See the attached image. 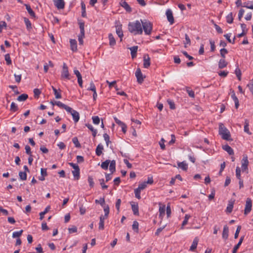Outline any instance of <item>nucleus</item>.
<instances>
[{
  "mask_svg": "<svg viewBox=\"0 0 253 253\" xmlns=\"http://www.w3.org/2000/svg\"><path fill=\"white\" fill-rule=\"evenodd\" d=\"M128 29L129 32L134 35H141L143 32L141 23L138 20L134 22H129L128 25Z\"/></svg>",
  "mask_w": 253,
  "mask_h": 253,
  "instance_id": "1",
  "label": "nucleus"
},
{
  "mask_svg": "<svg viewBox=\"0 0 253 253\" xmlns=\"http://www.w3.org/2000/svg\"><path fill=\"white\" fill-rule=\"evenodd\" d=\"M219 134L221 136L223 139L231 141L232 139L231 138V135L230 131L228 129L225 127L222 123L219 124Z\"/></svg>",
  "mask_w": 253,
  "mask_h": 253,
  "instance_id": "2",
  "label": "nucleus"
},
{
  "mask_svg": "<svg viewBox=\"0 0 253 253\" xmlns=\"http://www.w3.org/2000/svg\"><path fill=\"white\" fill-rule=\"evenodd\" d=\"M141 22L145 34L149 35L152 30V24L147 20H141Z\"/></svg>",
  "mask_w": 253,
  "mask_h": 253,
  "instance_id": "3",
  "label": "nucleus"
},
{
  "mask_svg": "<svg viewBox=\"0 0 253 253\" xmlns=\"http://www.w3.org/2000/svg\"><path fill=\"white\" fill-rule=\"evenodd\" d=\"M80 29V34L78 36V40L79 44L83 45L84 43L83 38L84 37V23L80 22L79 23Z\"/></svg>",
  "mask_w": 253,
  "mask_h": 253,
  "instance_id": "4",
  "label": "nucleus"
},
{
  "mask_svg": "<svg viewBox=\"0 0 253 253\" xmlns=\"http://www.w3.org/2000/svg\"><path fill=\"white\" fill-rule=\"evenodd\" d=\"M252 201L250 198H247L246 202V205L244 210V214L247 215L252 210Z\"/></svg>",
  "mask_w": 253,
  "mask_h": 253,
  "instance_id": "5",
  "label": "nucleus"
},
{
  "mask_svg": "<svg viewBox=\"0 0 253 253\" xmlns=\"http://www.w3.org/2000/svg\"><path fill=\"white\" fill-rule=\"evenodd\" d=\"M122 25L120 22L116 23V33L118 37L120 38V41H122V38L124 36L123 32L122 29Z\"/></svg>",
  "mask_w": 253,
  "mask_h": 253,
  "instance_id": "6",
  "label": "nucleus"
},
{
  "mask_svg": "<svg viewBox=\"0 0 253 253\" xmlns=\"http://www.w3.org/2000/svg\"><path fill=\"white\" fill-rule=\"evenodd\" d=\"M135 76L137 78V81L139 84H141L144 81V77L141 73V69L138 68L135 72Z\"/></svg>",
  "mask_w": 253,
  "mask_h": 253,
  "instance_id": "7",
  "label": "nucleus"
},
{
  "mask_svg": "<svg viewBox=\"0 0 253 253\" xmlns=\"http://www.w3.org/2000/svg\"><path fill=\"white\" fill-rule=\"evenodd\" d=\"M61 78L69 80V73L68 67L65 63L63 64V70L61 73Z\"/></svg>",
  "mask_w": 253,
  "mask_h": 253,
  "instance_id": "8",
  "label": "nucleus"
},
{
  "mask_svg": "<svg viewBox=\"0 0 253 253\" xmlns=\"http://www.w3.org/2000/svg\"><path fill=\"white\" fill-rule=\"evenodd\" d=\"M242 169L243 171H246L248 170V166L249 165V161L248 160V156L244 155L242 160Z\"/></svg>",
  "mask_w": 253,
  "mask_h": 253,
  "instance_id": "9",
  "label": "nucleus"
},
{
  "mask_svg": "<svg viewBox=\"0 0 253 253\" xmlns=\"http://www.w3.org/2000/svg\"><path fill=\"white\" fill-rule=\"evenodd\" d=\"M54 5L58 9H63L65 7V1L64 0H53Z\"/></svg>",
  "mask_w": 253,
  "mask_h": 253,
  "instance_id": "10",
  "label": "nucleus"
},
{
  "mask_svg": "<svg viewBox=\"0 0 253 253\" xmlns=\"http://www.w3.org/2000/svg\"><path fill=\"white\" fill-rule=\"evenodd\" d=\"M51 103H52L53 105H56L58 107L64 109L67 112H70L71 110V107L68 106L67 105H65V104L62 103L60 101H56L55 102V103L51 102Z\"/></svg>",
  "mask_w": 253,
  "mask_h": 253,
  "instance_id": "11",
  "label": "nucleus"
},
{
  "mask_svg": "<svg viewBox=\"0 0 253 253\" xmlns=\"http://www.w3.org/2000/svg\"><path fill=\"white\" fill-rule=\"evenodd\" d=\"M159 217L162 219L163 218L166 211V206L165 205L162 204V203H159Z\"/></svg>",
  "mask_w": 253,
  "mask_h": 253,
  "instance_id": "12",
  "label": "nucleus"
},
{
  "mask_svg": "<svg viewBox=\"0 0 253 253\" xmlns=\"http://www.w3.org/2000/svg\"><path fill=\"white\" fill-rule=\"evenodd\" d=\"M69 113H71L73 119L75 123H77L79 121L80 119V115L79 113L76 111V110H73L71 108V110Z\"/></svg>",
  "mask_w": 253,
  "mask_h": 253,
  "instance_id": "13",
  "label": "nucleus"
},
{
  "mask_svg": "<svg viewBox=\"0 0 253 253\" xmlns=\"http://www.w3.org/2000/svg\"><path fill=\"white\" fill-rule=\"evenodd\" d=\"M166 15L168 21L170 23V24H172L174 23V18L172 11L169 9H168L166 11Z\"/></svg>",
  "mask_w": 253,
  "mask_h": 253,
  "instance_id": "14",
  "label": "nucleus"
},
{
  "mask_svg": "<svg viewBox=\"0 0 253 253\" xmlns=\"http://www.w3.org/2000/svg\"><path fill=\"white\" fill-rule=\"evenodd\" d=\"M150 65V58L148 54H144L143 57V66L148 68Z\"/></svg>",
  "mask_w": 253,
  "mask_h": 253,
  "instance_id": "15",
  "label": "nucleus"
},
{
  "mask_svg": "<svg viewBox=\"0 0 253 253\" xmlns=\"http://www.w3.org/2000/svg\"><path fill=\"white\" fill-rule=\"evenodd\" d=\"M120 4L121 6L124 8L127 12H131V8L125 0H122L120 2Z\"/></svg>",
  "mask_w": 253,
  "mask_h": 253,
  "instance_id": "16",
  "label": "nucleus"
},
{
  "mask_svg": "<svg viewBox=\"0 0 253 253\" xmlns=\"http://www.w3.org/2000/svg\"><path fill=\"white\" fill-rule=\"evenodd\" d=\"M198 242H199V238L197 237H195L192 242V244L189 250L190 251L193 252L196 250V249L197 248V247Z\"/></svg>",
  "mask_w": 253,
  "mask_h": 253,
  "instance_id": "17",
  "label": "nucleus"
},
{
  "mask_svg": "<svg viewBox=\"0 0 253 253\" xmlns=\"http://www.w3.org/2000/svg\"><path fill=\"white\" fill-rule=\"evenodd\" d=\"M229 229L227 225H225L223 227L222 237L224 240H227L228 237Z\"/></svg>",
  "mask_w": 253,
  "mask_h": 253,
  "instance_id": "18",
  "label": "nucleus"
},
{
  "mask_svg": "<svg viewBox=\"0 0 253 253\" xmlns=\"http://www.w3.org/2000/svg\"><path fill=\"white\" fill-rule=\"evenodd\" d=\"M235 202V200H230L228 202V204L226 208V212L228 213H231L233 210L234 204Z\"/></svg>",
  "mask_w": 253,
  "mask_h": 253,
  "instance_id": "19",
  "label": "nucleus"
},
{
  "mask_svg": "<svg viewBox=\"0 0 253 253\" xmlns=\"http://www.w3.org/2000/svg\"><path fill=\"white\" fill-rule=\"evenodd\" d=\"M71 49L73 51L77 50V43L76 40L71 39L70 41Z\"/></svg>",
  "mask_w": 253,
  "mask_h": 253,
  "instance_id": "20",
  "label": "nucleus"
},
{
  "mask_svg": "<svg viewBox=\"0 0 253 253\" xmlns=\"http://www.w3.org/2000/svg\"><path fill=\"white\" fill-rule=\"evenodd\" d=\"M222 148L224 150L226 151L229 155H234V151L233 149L228 145H225L222 146Z\"/></svg>",
  "mask_w": 253,
  "mask_h": 253,
  "instance_id": "21",
  "label": "nucleus"
},
{
  "mask_svg": "<svg viewBox=\"0 0 253 253\" xmlns=\"http://www.w3.org/2000/svg\"><path fill=\"white\" fill-rule=\"evenodd\" d=\"M106 218L101 215L99 217V223L98 228L99 230H103L104 228V220Z\"/></svg>",
  "mask_w": 253,
  "mask_h": 253,
  "instance_id": "22",
  "label": "nucleus"
},
{
  "mask_svg": "<svg viewBox=\"0 0 253 253\" xmlns=\"http://www.w3.org/2000/svg\"><path fill=\"white\" fill-rule=\"evenodd\" d=\"M24 5L26 7V8L28 11V12L29 13V14H30V15L32 17H36V14H35V13L34 12V11L32 10V9L31 8V6H30V5L29 4H25Z\"/></svg>",
  "mask_w": 253,
  "mask_h": 253,
  "instance_id": "23",
  "label": "nucleus"
},
{
  "mask_svg": "<svg viewBox=\"0 0 253 253\" xmlns=\"http://www.w3.org/2000/svg\"><path fill=\"white\" fill-rule=\"evenodd\" d=\"M109 165V169L111 173H113L116 171V161L115 160L110 161Z\"/></svg>",
  "mask_w": 253,
  "mask_h": 253,
  "instance_id": "24",
  "label": "nucleus"
},
{
  "mask_svg": "<svg viewBox=\"0 0 253 253\" xmlns=\"http://www.w3.org/2000/svg\"><path fill=\"white\" fill-rule=\"evenodd\" d=\"M227 62L225 60L224 58L221 59L218 62V68L219 69H223L226 67L227 65Z\"/></svg>",
  "mask_w": 253,
  "mask_h": 253,
  "instance_id": "25",
  "label": "nucleus"
},
{
  "mask_svg": "<svg viewBox=\"0 0 253 253\" xmlns=\"http://www.w3.org/2000/svg\"><path fill=\"white\" fill-rule=\"evenodd\" d=\"M137 49V46H133L129 48V49L131 51V55L132 58L136 57Z\"/></svg>",
  "mask_w": 253,
  "mask_h": 253,
  "instance_id": "26",
  "label": "nucleus"
},
{
  "mask_svg": "<svg viewBox=\"0 0 253 253\" xmlns=\"http://www.w3.org/2000/svg\"><path fill=\"white\" fill-rule=\"evenodd\" d=\"M103 150V146L101 144H99L97 145L95 153L97 156H99L102 153V150Z\"/></svg>",
  "mask_w": 253,
  "mask_h": 253,
  "instance_id": "27",
  "label": "nucleus"
},
{
  "mask_svg": "<svg viewBox=\"0 0 253 253\" xmlns=\"http://www.w3.org/2000/svg\"><path fill=\"white\" fill-rule=\"evenodd\" d=\"M109 40V45L111 46H114L116 44V40L112 34L110 33L108 35Z\"/></svg>",
  "mask_w": 253,
  "mask_h": 253,
  "instance_id": "28",
  "label": "nucleus"
},
{
  "mask_svg": "<svg viewBox=\"0 0 253 253\" xmlns=\"http://www.w3.org/2000/svg\"><path fill=\"white\" fill-rule=\"evenodd\" d=\"M244 238V236H242L240 238L238 244L234 247L233 251H232V253H237V250L239 249V248L240 247V246H241V245L242 244V243L243 242Z\"/></svg>",
  "mask_w": 253,
  "mask_h": 253,
  "instance_id": "29",
  "label": "nucleus"
},
{
  "mask_svg": "<svg viewBox=\"0 0 253 253\" xmlns=\"http://www.w3.org/2000/svg\"><path fill=\"white\" fill-rule=\"evenodd\" d=\"M249 126V121L248 120L246 119L245 121L244 131L248 134L251 135L252 134V133L250 131Z\"/></svg>",
  "mask_w": 253,
  "mask_h": 253,
  "instance_id": "30",
  "label": "nucleus"
},
{
  "mask_svg": "<svg viewBox=\"0 0 253 253\" xmlns=\"http://www.w3.org/2000/svg\"><path fill=\"white\" fill-rule=\"evenodd\" d=\"M73 175L75 179L78 180L80 178V168L74 169L72 171Z\"/></svg>",
  "mask_w": 253,
  "mask_h": 253,
  "instance_id": "31",
  "label": "nucleus"
},
{
  "mask_svg": "<svg viewBox=\"0 0 253 253\" xmlns=\"http://www.w3.org/2000/svg\"><path fill=\"white\" fill-rule=\"evenodd\" d=\"M177 165H178V167L181 168L183 170L186 171L188 169V165L184 162H179V163H178Z\"/></svg>",
  "mask_w": 253,
  "mask_h": 253,
  "instance_id": "32",
  "label": "nucleus"
},
{
  "mask_svg": "<svg viewBox=\"0 0 253 253\" xmlns=\"http://www.w3.org/2000/svg\"><path fill=\"white\" fill-rule=\"evenodd\" d=\"M110 163V160H106L105 161L102 163L101 167L104 170H107L108 168L109 165Z\"/></svg>",
  "mask_w": 253,
  "mask_h": 253,
  "instance_id": "33",
  "label": "nucleus"
},
{
  "mask_svg": "<svg viewBox=\"0 0 253 253\" xmlns=\"http://www.w3.org/2000/svg\"><path fill=\"white\" fill-rule=\"evenodd\" d=\"M131 209L134 215H138L139 210L138 205L131 204Z\"/></svg>",
  "mask_w": 253,
  "mask_h": 253,
  "instance_id": "34",
  "label": "nucleus"
},
{
  "mask_svg": "<svg viewBox=\"0 0 253 253\" xmlns=\"http://www.w3.org/2000/svg\"><path fill=\"white\" fill-rule=\"evenodd\" d=\"M243 7H246L249 9H253V1H248L245 2L243 3Z\"/></svg>",
  "mask_w": 253,
  "mask_h": 253,
  "instance_id": "35",
  "label": "nucleus"
},
{
  "mask_svg": "<svg viewBox=\"0 0 253 253\" xmlns=\"http://www.w3.org/2000/svg\"><path fill=\"white\" fill-rule=\"evenodd\" d=\"M50 209V206H47L45 209V210H44L42 212H41L40 213V220H42L43 217H44V215L47 212H48V211H49Z\"/></svg>",
  "mask_w": 253,
  "mask_h": 253,
  "instance_id": "36",
  "label": "nucleus"
},
{
  "mask_svg": "<svg viewBox=\"0 0 253 253\" xmlns=\"http://www.w3.org/2000/svg\"><path fill=\"white\" fill-rule=\"evenodd\" d=\"M190 215L189 214H186L184 216V219L182 222V225H181V229H183V227L187 224L188 220L190 218Z\"/></svg>",
  "mask_w": 253,
  "mask_h": 253,
  "instance_id": "37",
  "label": "nucleus"
},
{
  "mask_svg": "<svg viewBox=\"0 0 253 253\" xmlns=\"http://www.w3.org/2000/svg\"><path fill=\"white\" fill-rule=\"evenodd\" d=\"M138 226L139 223L137 221H134L132 225V229L135 231L136 233L138 232Z\"/></svg>",
  "mask_w": 253,
  "mask_h": 253,
  "instance_id": "38",
  "label": "nucleus"
},
{
  "mask_svg": "<svg viewBox=\"0 0 253 253\" xmlns=\"http://www.w3.org/2000/svg\"><path fill=\"white\" fill-rule=\"evenodd\" d=\"M104 211L105 213L103 216L105 218H107L108 216L110 211L109 207L108 205L104 206Z\"/></svg>",
  "mask_w": 253,
  "mask_h": 253,
  "instance_id": "39",
  "label": "nucleus"
},
{
  "mask_svg": "<svg viewBox=\"0 0 253 253\" xmlns=\"http://www.w3.org/2000/svg\"><path fill=\"white\" fill-rule=\"evenodd\" d=\"M28 96L27 94H22L18 97L17 100L19 101H23L26 100L28 98Z\"/></svg>",
  "mask_w": 253,
  "mask_h": 253,
  "instance_id": "40",
  "label": "nucleus"
},
{
  "mask_svg": "<svg viewBox=\"0 0 253 253\" xmlns=\"http://www.w3.org/2000/svg\"><path fill=\"white\" fill-rule=\"evenodd\" d=\"M233 17L232 15V13L230 12L228 15L226 16V21L227 23L231 24L233 22Z\"/></svg>",
  "mask_w": 253,
  "mask_h": 253,
  "instance_id": "41",
  "label": "nucleus"
},
{
  "mask_svg": "<svg viewBox=\"0 0 253 253\" xmlns=\"http://www.w3.org/2000/svg\"><path fill=\"white\" fill-rule=\"evenodd\" d=\"M72 141L76 147L80 148L81 147V144L79 142L78 139L77 137H74L73 138Z\"/></svg>",
  "mask_w": 253,
  "mask_h": 253,
  "instance_id": "42",
  "label": "nucleus"
},
{
  "mask_svg": "<svg viewBox=\"0 0 253 253\" xmlns=\"http://www.w3.org/2000/svg\"><path fill=\"white\" fill-rule=\"evenodd\" d=\"M20 178L22 180H26L27 179V174L25 172L20 171L19 172Z\"/></svg>",
  "mask_w": 253,
  "mask_h": 253,
  "instance_id": "43",
  "label": "nucleus"
},
{
  "mask_svg": "<svg viewBox=\"0 0 253 253\" xmlns=\"http://www.w3.org/2000/svg\"><path fill=\"white\" fill-rule=\"evenodd\" d=\"M235 73L236 75V76L238 78V79L239 81H241V75H242L241 70L239 68H237L235 70Z\"/></svg>",
  "mask_w": 253,
  "mask_h": 253,
  "instance_id": "44",
  "label": "nucleus"
},
{
  "mask_svg": "<svg viewBox=\"0 0 253 253\" xmlns=\"http://www.w3.org/2000/svg\"><path fill=\"white\" fill-rule=\"evenodd\" d=\"M24 22H25V23L26 24L27 28L28 29H31L32 28V25H31V23L30 21V20L28 18H24Z\"/></svg>",
  "mask_w": 253,
  "mask_h": 253,
  "instance_id": "45",
  "label": "nucleus"
},
{
  "mask_svg": "<svg viewBox=\"0 0 253 253\" xmlns=\"http://www.w3.org/2000/svg\"><path fill=\"white\" fill-rule=\"evenodd\" d=\"M5 60L6 62L7 65H11L12 63L9 54L7 53L4 56Z\"/></svg>",
  "mask_w": 253,
  "mask_h": 253,
  "instance_id": "46",
  "label": "nucleus"
},
{
  "mask_svg": "<svg viewBox=\"0 0 253 253\" xmlns=\"http://www.w3.org/2000/svg\"><path fill=\"white\" fill-rule=\"evenodd\" d=\"M186 90L190 97L192 98L195 97L194 92L192 90H190L189 87H187L186 88Z\"/></svg>",
  "mask_w": 253,
  "mask_h": 253,
  "instance_id": "47",
  "label": "nucleus"
},
{
  "mask_svg": "<svg viewBox=\"0 0 253 253\" xmlns=\"http://www.w3.org/2000/svg\"><path fill=\"white\" fill-rule=\"evenodd\" d=\"M52 88L53 89V91L54 92V95L55 96V98L56 99H59L61 98V95L60 93L58 92L57 90L53 86H52Z\"/></svg>",
  "mask_w": 253,
  "mask_h": 253,
  "instance_id": "48",
  "label": "nucleus"
},
{
  "mask_svg": "<svg viewBox=\"0 0 253 253\" xmlns=\"http://www.w3.org/2000/svg\"><path fill=\"white\" fill-rule=\"evenodd\" d=\"M18 110L17 105L14 103L12 102L10 105V110L13 112H16Z\"/></svg>",
  "mask_w": 253,
  "mask_h": 253,
  "instance_id": "49",
  "label": "nucleus"
},
{
  "mask_svg": "<svg viewBox=\"0 0 253 253\" xmlns=\"http://www.w3.org/2000/svg\"><path fill=\"white\" fill-rule=\"evenodd\" d=\"M23 233V230H21L19 231L14 232L12 234L13 238L19 237Z\"/></svg>",
  "mask_w": 253,
  "mask_h": 253,
  "instance_id": "50",
  "label": "nucleus"
},
{
  "mask_svg": "<svg viewBox=\"0 0 253 253\" xmlns=\"http://www.w3.org/2000/svg\"><path fill=\"white\" fill-rule=\"evenodd\" d=\"M92 121L94 124L98 125L100 123V118L98 116H93L92 118Z\"/></svg>",
  "mask_w": 253,
  "mask_h": 253,
  "instance_id": "51",
  "label": "nucleus"
},
{
  "mask_svg": "<svg viewBox=\"0 0 253 253\" xmlns=\"http://www.w3.org/2000/svg\"><path fill=\"white\" fill-rule=\"evenodd\" d=\"M220 53L221 56L224 58L225 57V54L228 53V51L226 49L223 48L220 50Z\"/></svg>",
  "mask_w": 253,
  "mask_h": 253,
  "instance_id": "52",
  "label": "nucleus"
},
{
  "mask_svg": "<svg viewBox=\"0 0 253 253\" xmlns=\"http://www.w3.org/2000/svg\"><path fill=\"white\" fill-rule=\"evenodd\" d=\"M140 192H141V190L137 188H136L134 190L135 196L138 199H141Z\"/></svg>",
  "mask_w": 253,
  "mask_h": 253,
  "instance_id": "53",
  "label": "nucleus"
},
{
  "mask_svg": "<svg viewBox=\"0 0 253 253\" xmlns=\"http://www.w3.org/2000/svg\"><path fill=\"white\" fill-rule=\"evenodd\" d=\"M103 137L105 141H106L107 146H108L109 143L111 142V141H110V137L109 135L107 134V133H104L103 134Z\"/></svg>",
  "mask_w": 253,
  "mask_h": 253,
  "instance_id": "54",
  "label": "nucleus"
},
{
  "mask_svg": "<svg viewBox=\"0 0 253 253\" xmlns=\"http://www.w3.org/2000/svg\"><path fill=\"white\" fill-rule=\"evenodd\" d=\"M224 37L227 39V40L228 41V42H230V43H234L235 42V37H234L233 39V40L232 41L231 39H230V36L229 34H225L224 35Z\"/></svg>",
  "mask_w": 253,
  "mask_h": 253,
  "instance_id": "55",
  "label": "nucleus"
},
{
  "mask_svg": "<svg viewBox=\"0 0 253 253\" xmlns=\"http://www.w3.org/2000/svg\"><path fill=\"white\" fill-rule=\"evenodd\" d=\"M95 203H96V204H97V203L100 204V205L102 207L105 206V199L104 198H100L99 200H95Z\"/></svg>",
  "mask_w": 253,
  "mask_h": 253,
  "instance_id": "56",
  "label": "nucleus"
},
{
  "mask_svg": "<svg viewBox=\"0 0 253 253\" xmlns=\"http://www.w3.org/2000/svg\"><path fill=\"white\" fill-rule=\"evenodd\" d=\"M247 86L249 87L250 91L252 92L253 95V79H252L247 84Z\"/></svg>",
  "mask_w": 253,
  "mask_h": 253,
  "instance_id": "57",
  "label": "nucleus"
},
{
  "mask_svg": "<svg viewBox=\"0 0 253 253\" xmlns=\"http://www.w3.org/2000/svg\"><path fill=\"white\" fill-rule=\"evenodd\" d=\"M236 175L238 179H241V169L238 167L236 169Z\"/></svg>",
  "mask_w": 253,
  "mask_h": 253,
  "instance_id": "58",
  "label": "nucleus"
},
{
  "mask_svg": "<svg viewBox=\"0 0 253 253\" xmlns=\"http://www.w3.org/2000/svg\"><path fill=\"white\" fill-rule=\"evenodd\" d=\"M146 186H147L146 182H144L139 184L138 187L137 188V189H138L140 190H142L144 189L146 187Z\"/></svg>",
  "mask_w": 253,
  "mask_h": 253,
  "instance_id": "59",
  "label": "nucleus"
},
{
  "mask_svg": "<svg viewBox=\"0 0 253 253\" xmlns=\"http://www.w3.org/2000/svg\"><path fill=\"white\" fill-rule=\"evenodd\" d=\"M68 231L70 234L76 233L77 232V228L75 226H73L72 227L68 228Z\"/></svg>",
  "mask_w": 253,
  "mask_h": 253,
  "instance_id": "60",
  "label": "nucleus"
},
{
  "mask_svg": "<svg viewBox=\"0 0 253 253\" xmlns=\"http://www.w3.org/2000/svg\"><path fill=\"white\" fill-rule=\"evenodd\" d=\"M121 204V200L120 199H118L117 200V202L116 203V208L117 209L118 211V212H119L120 211V207Z\"/></svg>",
  "mask_w": 253,
  "mask_h": 253,
  "instance_id": "61",
  "label": "nucleus"
},
{
  "mask_svg": "<svg viewBox=\"0 0 253 253\" xmlns=\"http://www.w3.org/2000/svg\"><path fill=\"white\" fill-rule=\"evenodd\" d=\"M88 182L90 187H93L94 186V183L93 181V179L92 177V176H89L88 177Z\"/></svg>",
  "mask_w": 253,
  "mask_h": 253,
  "instance_id": "62",
  "label": "nucleus"
},
{
  "mask_svg": "<svg viewBox=\"0 0 253 253\" xmlns=\"http://www.w3.org/2000/svg\"><path fill=\"white\" fill-rule=\"evenodd\" d=\"M167 102L168 103V104H169V108L171 109H175V104L174 103V102L171 100H170V99H168L167 100Z\"/></svg>",
  "mask_w": 253,
  "mask_h": 253,
  "instance_id": "63",
  "label": "nucleus"
},
{
  "mask_svg": "<svg viewBox=\"0 0 253 253\" xmlns=\"http://www.w3.org/2000/svg\"><path fill=\"white\" fill-rule=\"evenodd\" d=\"M41 92L40 90V89H39L38 88L34 89V96L35 97L38 98L40 94H41Z\"/></svg>",
  "mask_w": 253,
  "mask_h": 253,
  "instance_id": "64",
  "label": "nucleus"
}]
</instances>
